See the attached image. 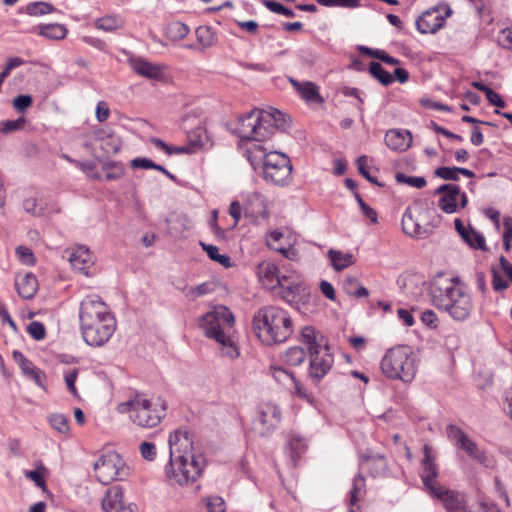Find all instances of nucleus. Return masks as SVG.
I'll list each match as a JSON object with an SVG mask.
<instances>
[{
  "instance_id": "nucleus-22",
  "label": "nucleus",
  "mask_w": 512,
  "mask_h": 512,
  "mask_svg": "<svg viewBox=\"0 0 512 512\" xmlns=\"http://www.w3.org/2000/svg\"><path fill=\"white\" fill-rule=\"evenodd\" d=\"M283 240L284 235L280 230L271 231L266 236V244L270 249L282 254L288 259H291L295 255V250L291 247L289 242L284 244Z\"/></svg>"
},
{
  "instance_id": "nucleus-63",
  "label": "nucleus",
  "mask_w": 512,
  "mask_h": 512,
  "mask_svg": "<svg viewBox=\"0 0 512 512\" xmlns=\"http://www.w3.org/2000/svg\"><path fill=\"white\" fill-rule=\"evenodd\" d=\"M33 103V98L30 95H18L13 100L14 108L19 112H24Z\"/></svg>"
},
{
  "instance_id": "nucleus-62",
  "label": "nucleus",
  "mask_w": 512,
  "mask_h": 512,
  "mask_svg": "<svg viewBox=\"0 0 512 512\" xmlns=\"http://www.w3.org/2000/svg\"><path fill=\"white\" fill-rule=\"evenodd\" d=\"M141 456L148 461H153L156 458V446L152 442H142L139 447Z\"/></svg>"
},
{
  "instance_id": "nucleus-45",
  "label": "nucleus",
  "mask_w": 512,
  "mask_h": 512,
  "mask_svg": "<svg viewBox=\"0 0 512 512\" xmlns=\"http://www.w3.org/2000/svg\"><path fill=\"white\" fill-rule=\"evenodd\" d=\"M103 169L106 171L105 179L107 181L117 180L121 178L124 174V166L120 162H106L103 165Z\"/></svg>"
},
{
  "instance_id": "nucleus-31",
  "label": "nucleus",
  "mask_w": 512,
  "mask_h": 512,
  "mask_svg": "<svg viewBox=\"0 0 512 512\" xmlns=\"http://www.w3.org/2000/svg\"><path fill=\"white\" fill-rule=\"evenodd\" d=\"M12 355L23 374L34 380L37 384H40V375L33 363L18 350H14Z\"/></svg>"
},
{
  "instance_id": "nucleus-60",
  "label": "nucleus",
  "mask_w": 512,
  "mask_h": 512,
  "mask_svg": "<svg viewBox=\"0 0 512 512\" xmlns=\"http://www.w3.org/2000/svg\"><path fill=\"white\" fill-rule=\"evenodd\" d=\"M208 512H226L225 502L219 496H209L206 499Z\"/></svg>"
},
{
  "instance_id": "nucleus-8",
  "label": "nucleus",
  "mask_w": 512,
  "mask_h": 512,
  "mask_svg": "<svg viewBox=\"0 0 512 512\" xmlns=\"http://www.w3.org/2000/svg\"><path fill=\"white\" fill-rule=\"evenodd\" d=\"M94 471L97 480L103 485H108L113 481H122L129 475V468L120 455L114 451L101 455L94 463Z\"/></svg>"
},
{
  "instance_id": "nucleus-12",
  "label": "nucleus",
  "mask_w": 512,
  "mask_h": 512,
  "mask_svg": "<svg viewBox=\"0 0 512 512\" xmlns=\"http://www.w3.org/2000/svg\"><path fill=\"white\" fill-rule=\"evenodd\" d=\"M106 317H114L107 304L96 294L86 296L80 303V326Z\"/></svg>"
},
{
  "instance_id": "nucleus-24",
  "label": "nucleus",
  "mask_w": 512,
  "mask_h": 512,
  "mask_svg": "<svg viewBox=\"0 0 512 512\" xmlns=\"http://www.w3.org/2000/svg\"><path fill=\"white\" fill-rule=\"evenodd\" d=\"M95 138L100 141L101 149L108 156L117 154L121 150L122 142L120 138L108 133L104 129L97 130Z\"/></svg>"
},
{
  "instance_id": "nucleus-28",
  "label": "nucleus",
  "mask_w": 512,
  "mask_h": 512,
  "mask_svg": "<svg viewBox=\"0 0 512 512\" xmlns=\"http://www.w3.org/2000/svg\"><path fill=\"white\" fill-rule=\"evenodd\" d=\"M458 447L465 451L470 458L477 461L481 465L485 467L491 466V459L486 455V453L483 450L479 449V447L474 441H472L468 437L464 441H462L458 445Z\"/></svg>"
},
{
  "instance_id": "nucleus-43",
  "label": "nucleus",
  "mask_w": 512,
  "mask_h": 512,
  "mask_svg": "<svg viewBox=\"0 0 512 512\" xmlns=\"http://www.w3.org/2000/svg\"><path fill=\"white\" fill-rule=\"evenodd\" d=\"M167 32L171 39L182 40L189 34L190 29L185 23L174 21L168 25Z\"/></svg>"
},
{
  "instance_id": "nucleus-3",
  "label": "nucleus",
  "mask_w": 512,
  "mask_h": 512,
  "mask_svg": "<svg viewBox=\"0 0 512 512\" xmlns=\"http://www.w3.org/2000/svg\"><path fill=\"white\" fill-rule=\"evenodd\" d=\"M252 328L261 343L273 346L282 344L290 338L293 333V322L285 309L267 305L254 313Z\"/></svg>"
},
{
  "instance_id": "nucleus-35",
  "label": "nucleus",
  "mask_w": 512,
  "mask_h": 512,
  "mask_svg": "<svg viewBox=\"0 0 512 512\" xmlns=\"http://www.w3.org/2000/svg\"><path fill=\"white\" fill-rule=\"evenodd\" d=\"M368 71L374 79H376L384 86H389L394 82L393 75L387 70H385L383 66L378 62H370Z\"/></svg>"
},
{
  "instance_id": "nucleus-14",
  "label": "nucleus",
  "mask_w": 512,
  "mask_h": 512,
  "mask_svg": "<svg viewBox=\"0 0 512 512\" xmlns=\"http://www.w3.org/2000/svg\"><path fill=\"white\" fill-rule=\"evenodd\" d=\"M424 458L421 461L422 472L420 474L422 483L429 494L436 491L440 485L437 484V476L439 474V468L436 464L435 456L431 446L425 444L423 447Z\"/></svg>"
},
{
  "instance_id": "nucleus-9",
  "label": "nucleus",
  "mask_w": 512,
  "mask_h": 512,
  "mask_svg": "<svg viewBox=\"0 0 512 512\" xmlns=\"http://www.w3.org/2000/svg\"><path fill=\"white\" fill-rule=\"evenodd\" d=\"M116 329L115 317H104L80 326L84 342L91 347H101L109 341Z\"/></svg>"
},
{
  "instance_id": "nucleus-48",
  "label": "nucleus",
  "mask_w": 512,
  "mask_h": 512,
  "mask_svg": "<svg viewBox=\"0 0 512 512\" xmlns=\"http://www.w3.org/2000/svg\"><path fill=\"white\" fill-rule=\"evenodd\" d=\"M215 290V285L213 282H203L197 286L190 287L186 293L187 297L191 299H196L198 297L205 296L207 294L212 293Z\"/></svg>"
},
{
  "instance_id": "nucleus-58",
  "label": "nucleus",
  "mask_w": 512,
  "mask_h": 512,
  "mask_svg": "<svg viewBox=\"0 0 512 512\" xmlns=\"http://www.w3.org/2000/svg\"><path fill=\"white\" fill-rule=\"evenodd\" d=\"M27 332L36 341L42 340L45 337V326L38 321H32L27 327Z\"/></svg>"
},
{
  "instance_id": "nucleus-46",
  "label": "nucleus",
  "mask_w": 512,
  "mask_h": 512,
  "mask_svg": "<svg viewBox=\"0 0 512 512\" xmlns=\"http://www.w3.org/2000/svg\"><path fill=\"white\" fill-rule=\"evenodd\" d=\"M207 139V132L203 127H197L188 133V146L194 149V152L197 148H200L204 145Z\"/></svg>"
},
{
  "instance_id": "nucleus-6",
  "label": "nucleus",
  "mask_w": 512,
  "mask_h": 512,
  "mask_svg": "<svg viewBox=\"0 0 512 512\" xmlns=\"http://www.w3.org/2000/svg\"><path fill=\"white\" fill-rule=\"evenodd\" d=\"M119 413H129L131 421L142 428H153L166 417L167 403L161 397L148 399L136 392L128 401L117 407Z\"/></svg>"
},
{
  "instance_id": "nucleus-38",
  "label": "nucleus",
  "mask_w": 512,
  "mask_h": 512,
  "mask_svg": "<svg viewBox=\"0 0 512 512\" xmlns=\"http://www.w3.org/2000/svg\"><path fill=\"white\" fill-rule=\"evenodd\" d=\"M56 9L47 2H31L24 8L19 9V13L25 12L30 16H42L54 12Z\"/></svg>"
},
{
  "instance_id": "nucleus-61",
  "label": "nucleus",
  "mask_w": 512,
  "mask_h": 512,
  "mask_svg": "<svg viewBox=\"0 0 512 512\" xmlns=\"http://www.w3.org/2000/svg\"><path fill=\"white\" fill-rule=\"evenodd\" d=\"M273 377L276 381L284 385L291 384L295 379V376L292 372H289L288 370L281 367L274 369Z\"/></svg>"
},
{
  "instance_id": "nucleus-19",
  "label": "nucleus",
  "mask_w": 512,
  "mask_h": 512,
  "mask_svg": "<svg viewBox=\"0 0 512 512\" xmlns=\"http://www.w3.org/2000/svg\"><path fill=\"white\" fill-rule=\"evenodd\" d=\"M69 262L74 270L88 275L89 269L94 264L90 251L85 246L76 247L69 255Z\"/></svg>"
},
{
  "instance_id": "nucleus-41",
  "label": "nucleus",
  "mask_w": 512,
  "mask_h": 512,
  "mask_svg": "<svg viewBox=\"0 0 512 512\" xmlns=\"http://www.w3.org/2000/svg\"><path fill=\"white\" fill-rule=\"evenodd\" d=\"M200 246L202 249L207 253L208 257L220 263L224 267H230L231 266V259L227 255H223L219 253L218 247L212 245V244H206L204 242H200Z\"/></svg>"
},
{
  "instance_id": "nucleus-23",
  "label": "nucleus",
  "mask_w": 512,
  "mask_h": 512,
  "mask_svg": "<svg viewBox=\"0 0 512 512\" xmlns=\"http://www.w3.org/2000/svg\"><path fill=\"white\" fill-rule=\"evenodd\" d=\"M411 140L412 137L409 131L392 129L385 135L386 145L393 150H406L410 146Z\"/></svg>"
},
{
  "instance_id": "nucleus-64",
  "label": "nucleus",
  "mask_w": 512,
  "mask_h": 512,
  "mask_svg": "<svg viewBox=\"0 0 512 512\" xmlns=\"http://www.w3.org/2000/svg\"><path fill=\"white\" fill-rule=\"evenodd\" d=\"M508 282L496 270L492 269V287L496 292H502L508 288Z\"/></svg>"
},
{
  "instance_id": "nucleus-16",
  "label": "nucleus",
  "mask_w": 512,
  "mask_h": 512,
  "mask_svg": "<svg viewBox=\"0 0 512 512\" xmlns=\"http://www.w3.org/2000/svg\"><path fill=\"white\" fill-rule=\"evenodd\" d=\"M104 512H136L133 504H126L123 500V489L120 486H112L106 492L102 500Z\"/></svg>"
},
{
  "instance_id": "nucleus-29",
  "label": "nucleus",
  "mask_w": 512,
  "mask_h": 512,
  "mask_svg": "<svg viewBox=\"0 0 512 512\" xmlns=\"http://www.w3.org/2000/svg\"><path fill=\"white\" fill-rule=\"evenodd\" d=\"M328 258L331 262L332 267L336 271H342L345 268L351 266L355 262V257L351 253H344L342 251H337L334 249H330L328 251Z\"/></svg>"
},
{
  "instance_id": "nucleus-34",
  "label": "nucleus",
  "mask_w": 512,
  "mask_h": 512,
  "mask_svg": "<svg viewBox=\"0 0 512 512\" xmlns=\"http://www.w3.org/2000/svg\"><path fill=\"white\" fill-rule=\"evenodd\" d=\"M357 50L359 53H361L363 55L378 59V60H380L386 64H389V65L400 64L399 59L390 56L388 53H386L384 50H381V49H372V48L364 46V45H358Z\"/></svg>"
},
{
  "instance_id": "nucleus-54",
  "label": "nucleus",
  "mask_w": 512,
  "mask_h": 512,
  "mask_svg": "<svg viewBox=\"0 0 512 512\" xmlns=\"http://www.w3.org/2000/svg\"><path fill=\"white\" fill-rule=\"evenodd\" d=\"M367 161H368V157L367 156H360L358 159H357V167H358V171L359 173L366 179L368 180L370 183H373L375 185H378V186H382L383 184L378 182L377 178L372 176L370 174V172L368 171L367 169Z\"/></svg>"
},
{
  "instance_id": "nucleus-33",
  "label": "nucleus",
  "mask_w": 512,
  "mask_h": 512,
  "mask_svg": "<svg viewBox=\"0 0 512 512\" xmlns=\"http://www.w3.org/2000/svg\"><path fill=\"white\" fill-rule=\"evenodd\" d=\"M123 26L124 19L119 15H107L95 21V27L105 32H114Z\"/></svg>"
},
{
  "instance_id": "nucleus-13",
  "label": "nucleus",
  "mask_w": 512,
  "mask_h": 512,
  "mask_svg": "<svg viewBox=\"0 0 512 512\" xmlns=\"http://www.w3.org/2000/svg\"><path fill=\"white\" fill-rule=\"evenodd\" d=\"M282 419L281 409L274 403H265L259 407L255 424L261 426V435L271 434L280 424Z\"/></svg>"
},
{
  "instance_id": "nucleus-44",
  "label": "nucleus",
  "mask_w": 512,
  "mask_h": 512,
  "mask_svg": "<svg viewBox=\"0 0 512 512\" xmlns=\"http://www.w3.org/2000/svg\"><path fill=\"white\" fill-rule=\"evenodd\" d=\"M344 288L348 294L357 298L367 297L369 295L368 289L364 286L358 285L357 279L353 277H348L345 280Z\"/></svg>"
},
{
  "instance_id": "nucleus-37",
  "label": "nucleus",
  "mask_w": 512,
  "mask_h": 512,
  "mask_svg": "<svg viewBox=\"0 0 512 512\" xmlns=\"http://www.w3.org/2000/svg\"><path fill=\"white\" fill-rule=\"evenodd\" d=\"M287 447L290 452V458L294 466H296L298 459L306 449L305 440L297 435H291L287 442Z\"/></svg>"
},
{
  "instance_id": "nucleus-10",
  "label": "nucleus",
  "mask_w": 512,
  "mask_h": 512,
  "mask_svg": "<svg viewBox=\"0 0 512 512\" xmlns=\"http://www.w3.org/2000/svg\"><path fill=\"white\" fill-rule=\"evenodd\" d=\"M277 287L281 288L282 299L289 304H304L310 297L309 286L298 274H283Z\"/></svg>"
},
{
  "instance_id": "nucleus-21",
  "label": "nucleus",
  "mask_w": 512,
  "mask_h": 512,
  "mask_svg": "<svg viewBox=\"0 0 512 512\" xmlns=\"http://www.w3.org/2000/svg\"><path fill=\"white\" fill-rule=\"evenodd\" d=\"M130 65L134 72L147 79L156 80L162 74L160 66L152 64L141 57L131 58Z\"/></svg>"
},
{
  "instance_id": "nucleus-30",
  "label": "nucleus",
  "mask_w": 512,
  "mask_h": 512,
  "mask_svg": "<svg viewBox=\"0 0 512 512\" xmlns=\"http://www.w3.org/2000/svg\"><path fill=\"white\" fill-rule=\"evenodd\" d=\"M37 29L39 30V34L41 36L48 39L60 40L65 38L67 34L66 28L63 25L57 23L39 25L28 30V32H35Z\"/></svg>"
},
{
  "instance_id": "nucleus-36",
  "label": "nucleus",
  "mask_w": 512,
  "mask_h": 512,
  "mask_svg": "<svg viewBox=\"0 0 512 512\" xmlns=\"http://www.w3.org/2000/svg\"><path fill=\"white\" fill-rule=\"evenodd\" d=\"M460 195V187L456 189L454 193H446V195L440 196L438 200V207L447 214H453L458 211V197Z\"/></svg>"
},
{
  "instance_id": "nucleus-59",
  "label": "nucleus",
  "mask_w": 512,
  "mask_h": 512,
  "mask_svg": "<svg viewBox=\"0 0 512 512\" xmlns=\"http://www.w3.org/2000/svg\"><path fill=\"white\" fill-rule=\"evenodd\" d=\"M497 42L502 48L512 51V26L498 33Z\"/></svg>"
},
{
  "instance_id": "nucleus-15",
  "label": "nucleus",
  "mask_w": 512,
  "mask_h": 512,
  "mask_svg": "<svg viewBox=\"0 0 512 512\" xmlns=\"http://www.w3.org/2000/svg\"><path fill=\"white\" fill-rule=\"evenodd\" d=\"M430 495L439 500L447 512H465V499L460 492L439 486Z\"/></svg>"
},
{
  "instance_id": "nucleus-2",
  "label": "nucleus",
  "mask_w": 512,
  "mask_h": 512,
  "mask_svg": "<svg viewBox=\"0 0 512 512\" xmlns=\"http://www.w3.org/2000/svg\"><path fill=\"white\" fill-rule=\"evenodd\" d=\"M170 461L165 467L166 477L172 484H193L201 476L206 460L201 454L192 453L189 433L183 429L172 432L168 439Z\"/></svg>"
},
{
  "instance_id": "nucleus-39",
  "label": "nucleus",
  "mask_w": 512,
  "mask_h": 512,
  "mask_svg": "<svg viewBox=\"0 0 512 512\" xmlns=\"http://www.w3.org/2000/svg\"><path fill=\"white\" fill-rule=\"evenodd\" d=\"M306 358L304 348L300 346H292L288 348L282 356L283 361L291 366L301 365Z\"/></svg>"
},
{
  "instance_id": "nucleus-27",
  "label": "nucleus",
  "mask_w": 512,
  "mask_h": 512,
  "mask_svg": "<svg viewBox=\"0 0 512 512\" xmlns=\"http://www.w3.org/2000/svg\"><path fill=\"white\" fill-rule=\"evenodd\" d=\"M402 229L403 232L411 237L422 238L425 235V230L419 224V222L414 218L412 209L410 207L406 208L403 213L402 220Z\"/></svg>"
},
{
  "instance_id": "nucleus-25",
  "label": "nucleus",
  "mask_w": 512,
  "mask_h": 512,
  "mask_svg": "<svg viewBox=\"0 0 512 512\" xmlns=\"http://www.w3.org/2000/svg\"><path fill=\"white\" fill-rule=\"evenodd\" d=\"M301 342L307 346L308 353L324 347L327 344L324 336L317 332L312 326H305L300 332Z\"/></svg>"
},
{
  "instance_id": "nucleus-47",
  "label": "nucleus",
  "mask_w": 512,
  "mask_h": 512,
  "mask_svg": "<svg viewBox=\"0 0 512 512\" xmlns=\"http://www.w3.org/2000/svg\"><path fill=\"white\" fill-rule=\"evenodd\" d=\"M49 423L53 429L61 434H67L70 430L68 418L63 414H51L49 416Z\"/></svg>"
},
{
  "instance_id": "nucleus-56",
  "label": "nucleus",
  "mask_w": 512,
  "mask_h": 512,
  "mask_svg": "<svg viewBox=\"0 0 512 512\" xmlns=\"http://www.w3.org/2000/svg\"><path fill=\"white\" fill-rule=\"evenodd\" d=\"M457 170L458 167L441 166L435 170V175L444 180L457 181L459 180Z\"/></svg>"
},
{
  "instance_id": "nucleus-5",
  "label": "nucleus",
  "mask_w": 512,
  "mask_h": 512,
  "mask_svg": "<svg viewBox=\"0 0 512 512\" xmlns=\"http://www.w3.org/2000/svg\"><path fill=\"white\" fill-rule=\"evenodd\" d=\"M234 322L233 313L223 305L214 306L199 319V327L204 331L206 337L221 344L222 354L230 359L239 356L238 347L229 334Z\"/></svg>"
},
{
  "instance_id": "nucleus-11",
  "label": "nucleus",
  "mask_w": 512,
  "mask_h": 512,
  "mask_svg": "<svg viewBox=\"0 0 512 512\" xmlns=\"http://www.w3.org/2000/svg\"><path fill=\"white\" fill-rule=\"evenodd\" d=\"M309 367L308 377L318 384L330 372L334 365V355L330 352L327 344L323 348L308 353Z\"/></svg>"
},
{
  "instance_id": "nucleus-53",
  "label": "nucleus",
  "mask_w": 512,
  "mask_h": 512,
  "mask_svg": "<svg viewBox=\"0 0 512 512\" xmlns=\"http://www.w3.org/2000/svg\"><path fill=\"white\" fill-rule=\"evenodd\" d=\"M264 6L269 9L271 12L280 14L286 17H294L295 13L290 8L285 7L284 5L273 1V0H265L263 2Z\"/></svg>"
},
{
  "instance_id": "nucleus-52",
  "label": "nucleus",
  "mask_w": 512,
  "mask_h": 512,
  "mask_svg": "<svg viewBox=\"0 0 512 512\" xmlns=\"http://www.w3.org/2000/svg\"><path fill=\"white\" fill-rule=\"evenodd\" d=\"M25 124V119L20 117L16 120H6L0 122V133L9 134L21 130Z\"/></svg>"
},
{
  "instance_id": "nucleus-32",
  "label": "nucleus",
  "mask_w": 512,
  "mask_h": 512,
  "mask_svg": "<svg viewBox=\"0 0 512 512\" xmlns=\"http://www.w3.org/2000/svg\"><path fill=\"white\" fill-rule=\"evenodd\" d=\"M364 462L369 466L370 473L373 477H378L384 474L387 470L388 464L386 457L382 454H371L363 458Z\"/></svg>"
},
{
  "instance_id": "nucleus-40",
  "label": "nucleus",
  "mask_w": 512,
  "mask_h": 512,
  "mask_svg": "<svg viewBox=\"0 0 512 512\" xmlns=\"http://www.w3.org/2000/svg\"><path fill=\"white\" fill-rule=\"evenodd\" d=\"M197 41L203 48H209L216 44L217 37L213 29L209 26H199L196 31Z\"/></svg>"
},
{
  "instance_id": "nucleus-42",
  "label": "nucleus",
  "mask_w": 512,
  "mask_h": 512,
  "mask_svg": "<svg viewBox=\"0 0 512 512\" xmlns=\"http://www.w3.org/2000/svg\"><path fill=\"white\" fill-rule=\"evenodd\" d=\"M463 241L471 248L482 251L487 250L484 236L480 232L473 229L471 226L470 230L467 232V238L463 239Z\"/></svg>"
},
{
  "instance_id": "nucleus-7",
  "label": "nucleus",
  "mask_w": 512,
  "mask_h": 512,
  "mask_svg": "<svg viewBox=\"0 0 512 512\" xmlns=\"http://www.w3.org/2000/svg\"><path fill=\"white\" fill-rule=\"evenodd\" d=\"M382 373L389 379H399L404 383L413 381L416 375V363L408 346H396L389 349L380 363Z\"/></svg>"
},
{
  "instance_id": "nucleus-55",
  "label": "nucleus",
  "mask_w": 512,
  "mask_h": 512,
  "mask_svg": "<svg viewBox=\"0 0 512 512\" xmlns=\"http://www.w3.org/2000/svg\"><path fill=\"white\" fill-rule=\"evenodd\" d=\"M318 4L325 7H347L355 8L360 5L359 0H316Z\"/></svg>"
},
{
  "instance_id": "nucleus-57",
  "label": "nucleus",
  "mask_w": 512,
  "mask_h": 512,
  "mask_svg": "<svg viewBox=\"0 0 512 512\" xmlns=\"http://www.w3.org/2000/svg\"><path fill=\"white\" fill-rule=\"evenodd\" d=\"M16 255L18 256V259L22 264L25 265H34L35 264V257L32 252V250L26 246H18L16 248Z\"/></svg>"
},
{
  "instance_id": "nucleus-50",
  "label": "nucleus",
  "mask_w": 512,
  "mask_h": 512,
  "mask_svg": "<svg viewBox=\"0 0 512 512\" xmlns=\"http://www.w3.org/2000/svg\"><path fill=\"white\" fill-rule=\"evenodd\" d=\"M78 374H79L78 368H68V369L64 370V380H65L67 389L75 397H78V390L75 385Z\"/></svg>"
},
{
  "instance_id": "nucleus-18",
  "label": "nucleus",
  "mask_w": 512,
  "mask_h": 512,
  "mask_svg": "<svg viewBox=\"0 0 512 512\" xmlns=\"http://www.w3.org/2000/svg\"><path fill=\"white\" fill-rule=\"evenodd\" d=\"M257 276L264 286L267 288H275L281 281L279 269L276 264L263 261L258 264L256 269Z\"/></svg>"
},
{
  "instance_id": "nucleus-51",
  "label": "nucleus",
  "mask_w": 512,
  "mask_h": 512,
  "mask_svg": "<svg viewBox=\"0 0 512 512\" xmlns=\"http://www.w3.org/2000/svg\"><path fill=\"white\" fill-rule=\"evenodd\" d=\"M365 486V479L361 474H357L353 479L352 489L350 491V505L354 506L357 504L359 498L358 495Z\"/></svg>"
},
{
  "instance_id": "nucleus-26",
  "label": "nucleus",
  "mask_w": 512,
  "mask_h": 512,
  "mask_svg": "<svg viewBox=\"0 0 512 512\" xmlns=\"http://www.w3.org/2000/svg\"><path fill=\"white\" fill-rule=\"evenodd\" d=\"M290 82L306 102L323 101L322 97L320 96L318 87L313 82L306 81L301 83L292 78L290 79Z\"/></svg>"
},
{
  "instance_id": "nucleus-20",
  "label": "nucleus",
  "mask_w": 512,
  "mask_h": 512,
  "mask_svg": "<svg viewBox=\"0 0 512 512\" xmlns=\"http://www.w3.org/2000/svg\"><path fill=\"white\" fill-rule=\"evenodd\" d=\"M15 287L20 297L31 299L37 292L38 281L32 273L17 275L15 278Z\"/></svg>"
},
{
  "instance_id": "nucleus-49",
  "label": "nucleus",
  "mask_w": 512,
  "mask_h": 512,
  "mask_svg": "<svg viewBox=\"0 0 512 512\" xmlns=\"http://www.w3.org/2000/svg\"><path fill=\"white\" fill-rule=\"evenodd\" d=\"M396 181L398 183H403V184H407L411 187H415V188H418V189H421L423 187L426 186V179L424 177H421V176H407L403 173H397L396 176Z\"/></svg>"
},
{
  "instance_id": "nucleus-4",
  "label": "nucleus",
  "mask_w": 512,
  "mask_h": 512,
  "mask_svg": "<svg viewBox=\"0 0 512 512\" xmlns=\"http://www.w3.org/2000/svg\"><path fill=\"white\" fill-rule=\"evenodd\" d=\"M431 296L433 305L457 322L466 321L474 309L469 289L458 278H452L444 288L433 287Z\"/></svg>"
},
{
  "instance_id": "nucleus-1",
  "label": "nucleus",
  "mask_w": 512,
  "mask_h": 512,
  "mask_svg": "<svg viewBox=\"0 0 512 512\" xmlns=\"http://www.w3.org/2000/svg\"><path fill=\"white\" fill-rule=\"evenodd\" d=\"M288 126L284 113L277 109H253L238 120L236 133L242 140L254 141L246 153L254 170L262 168L265 181L285 186L291 180L292 165L288 156L277 151L267 152L259 142L270 139L276 130Z\"/></svg>"
},
{
  "instance_id": "nucleus-17",
  "label": "nucleus",
  "mask_w": 512,
  "mask_h": 512,
  "mask_svg": "<svg viewBox=\"0 0 512 512\" xmlns=\"http://www.w3.org/2000/svg\"><path fill=\"white\" fill-rule=\"evenodd\" d=\"M444 24L445 17L440 14L438 8L423 12L416 20V28L421 34L436 33Z\"/></svg>"
}]
</instances>
